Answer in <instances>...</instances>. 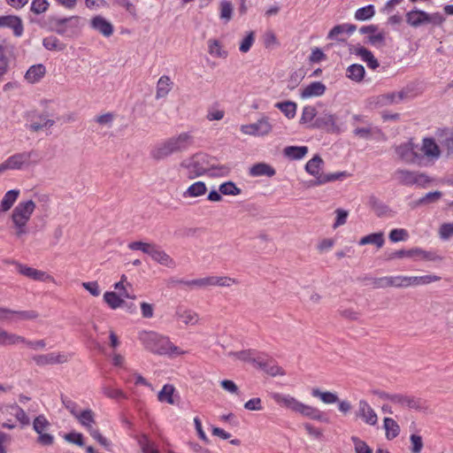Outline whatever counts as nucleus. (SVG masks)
<instances>
[{"label": "nucleus", "mask_w": 453, "mask_h": 453, "mask_svg": "<svg viewBox=\"0 0 453 453\" xmlns=\"http://www.w3.org/2000/svg\"><path fill=\"white\" fill-rule=\"evenodd\" d=\"M138 339L144 348L157 355L180 356L184 354L179 347L175 346L169 337L155 331H142Z\"/></svg>", "instance_id": "1"}, {"label": "nucleus", "mask_w": 453, "mask_h": 453, "mask_svg": "<svg viewBox=\"0 0 453 453\" xmlns=\"http://www.w3.org/2000/svg\"><path fill=\"white\" fill-rule=\"evenodd\" d=\"M271 397L280 407L312 420L326 421L324 413L319 409L305 404L290 395L274 392L271 394Z\"/></svg>", "instance_id": "2"}, {"label": "nucleus", "mask_w": 453, "mask_h": 453, "mask_svg": "<svg viewBox=\"0 0 453 453\" xmlns=\"http://www.w3.org/2000/svg\"><path fill=\"white\" fill-rule=\"evenodd\" d=\"M441 278L437 275L427 274L422 276H407V275H391L384 276L375 280L376 288H411L428 285L433 282L439 281Z\"/></svg>", "instance_id": "3"}, {"label": "nucleus", "mask_w": 453, "mask_h": 453, "mask_svg": "<svg viewBox=\"0 0 453 453\" xmlns=\"http://www.w3.org/2000/svg\"><path fill=\"white\" fill-rule=\"evenodd\" d=\"M194 142L192 134L188 132H183L172 136L158 143L151 151V156L155 159H164L173 153L187 150Z\"/></svg>", "instance_id": "4"}, {"label": "nucleus", "mask_w": 453, "mask_h": 453, "mask_svg": "<svg viewBox=\"0 0 453 453\" xmlns=\"http://www.w3.org/2000/svg\"><path fill=\"white\" fill-rule=\"evenodd\" d=\"M35 203L31 200H22L12 211L11 220L15 229V234L20 237L27 234V224L35 210Z\"/></svg>", "instance_id": "5"}, {"label": "nucleus", "mask_w": 453, "mask_h": 453, "mask_svg": "<svg viewBox=\"0 0 453 453\" xmlns=\"http://www.w3.org/2000/svg\"><path fill=\"white\" fill-rule=\"evenodd\" d=\"M131 250H140L147 254L152 260L168 268L175 267L174 260L158 245L152 242L135 241L128 243Z\"/></svg>", "instance_id": "6"}, {"label": "nucleus", "mask_w": 453, "mask_h": 453, "mask_svg": "<svg viewBox=\"0 0 453 453\" xmlns=\"http://www.w3.org/2000/svg\"><path fill=\"white\" fill-rule=\"evenodd\" d=\"M405 21L413 28L424 26L439 27L443 24L445 18L440 12L430 13L415 7L406 12Z\"/></svg>", "instance_id": "7"}, {"label": "nucleus", "mask_w": 453, "mask_h": 453, "mask_svg": "<svg viewBox=\"0 0 453 453\" xmlns=\"http://www.w3.org/2000/svg\"><path fill=\"white\" fill-rule=\"evenodd\" d=\"M209 159L210 157L208 155L198 153L184 159L180 166L188 179L194 180L204 175L209 171Z\"/></svg>", "instance_id": "8"}, {"label": "nucleus", "mask_w": 453, "mask_h": 453, "mask_svg": "<svg viewBox=\"0 0 453 453\" xmlns=\"http://www.w3.org/2000/svg\"><path fill=\"white\" fill-rule=\"evenodd\" d=\"M324 161L319 156H314L305 165L306 172L315 177L313 185L319 186L327 182L334 181L342 177H347L346 172H337L334 173H323L321 172Z\"/></svg>", "instance_id": "9"}, {"label": "nucleus", "mask_w": 453, "mask_h": 453, "mask_svg": "<svg viewBox=\"0 0 453 453\" xmlns=\"http://www.w3.org/2000/svg\"><path fill=\"white\" fill-rule=\"evenodd\" d=\"M33 151L14 153L0 163V174L7 171H23L32 165Z\"/></svg>", "instance_id": "10"}, {"label": "nucleus", "mask_w": 453, "mask_h": 453, "mask_svg": "<svg viewBox=\"0 0 453 453\" xmlns=\"http://www.w3.org/2000/svg\"><path fill=\"white\" fill-rule=\"evenodd\" d=\"M82 27V19L79 16H71L58 19L55 22L54 31L67 38H76L81 35Z\"/></svg>", "instance_id": "11"}, {"label": "nucleus", "mask_w": 453, "mask_h": 453, "mask_svg": "<svg viewBox=\"0 0 453 453\" xmlns=\"http://www.w3.org/2000/svg\"><path fill=\"white\" fill-rule=\"evenodd\" d=\"M80 424L84 426L94 440L101 444L104 449H110L111 441L103 436L100 432L96 429L93 425L95 424L94 413L91 410L81 411L76 417Z\"/></svg>", "instance_id": "12"}, {"label": "nucleus", "mask_w": 453, "mask_h": 453, "mask_svg": "<svg viewBox=\"0 0 453 453\" xmlns=\"http://www.w3.org/2000/svg\"><path fill=\"white\" fill-rule=\"evenodd\" d=\"M273 126L269 117L263 115L257 121L244 124L240 127V131L245 135L254 137L268 136L273 131Z\"/></svg>", "instance_id": "13"}, {"label": "nucleus", "mask_w": 453, "mask_h": 453, "mask_svg": "<svg viewBox=\"0 0 453 453\" xmlns=\"http://www.w3.org/2000/svg\"><path fill=\"white\" fill-rule=\"evenodd\" d=\"M238 281L228 276H207L204 278L196 279L185 281L184 284L188 287L192 288H207V287H231L234 284H237Z\"/></svg>", "instance_id": "14"}, {"label": "nucleus", "mask_w": 453, "mask_h": 453, "mask_svg": "<svg viewBox=\"0 0 453 453\" xmlns=\"http://www.w3.org/2000/svg\"><path fill=\"white\" fill-rule=\"evenodd\" d=\"M51 425L48 418L41 414L37 416L33 421V429L38 434L37 441L43 446L52 445L54 442V436L48 433Z\"/></svg>", "instance_id": "15"}, {"label": "nucleus", "mask_w": 453, "mask_h": 453, "mask_svg": "<svg viewBox=\"0 0 453 453\" xmlns=\"http://www.w3.org/2000/svg\"><path fill=\"white\" fill-rule=\"evenodd\" d=\"M395 178L400 183L408 186L417 185L424 188L430 182L427 175L408 170L396 171Z\"/></svg>", "instance_id": "16"}, {"label": "nucleus", "mask_w": 453, "mask_h": 453, "mask_svg": "<svg viewBox=\"0 0 453 453\" xmlns=\"http://www.w3.org/2000/svg\"><path fill=\"white\" fill-rule=\"evenodd\" d=\"M418 150L419 149L412 141L405 142L395 148L399 158L410 164H420L422 156L418 153Z\"/></svg>", "instance_id": "17"}, {"label": "nucleus", "mask_w": 453, "mask_h": 453, "mask_svg": "<svg viewBox=\"0 0 453 453\" xmlns=\"http://www.w3.org/2000/svg\"><path fill=\"white\" fill-rule=\"evenodd\" d=\"M355 416L368 426H374L378 424L379 418L376 411L365 399L358 401Z\"/></svg>", "instance_id": "18"}, {"label": "nucleus", "mask_w": 453, "mask_h": 453, "mask_svg": "<svg viewBox=\"0 0 453 453\" xmlns=\"http://www.w3.org/2000/svg\"><path fill=\"white\" fill-rule=\"evenodd\" d=\"M422 159L425 157L430 162L437 161L442 154V150L433 138H424L420 148Z\"/></svg>", "instance_id": "19"}, {"label": "nucleus", "mask_w": 453, "mask_h": 453, "mask_svg": "<svg viewBox=\"0 0 453 453\" xmlns=\"http://www.w3.org/2000/svg\"><path fill=\"white\" fill-rule=\"evenodd\" d=\"M89 27L104 37H110L114 33V27L102 15H95L89 20Z\"/></svg>", "instance_id": "20"}, {"label": "nucleus", "mask_w": 453, "mask_h": 453, "mask_svg": "<svg viewBox=\"0 0 453 453\" xmlns=\"http://www.w3.org/2000/svg\"><path fill=\"white\" fill-rule=\"evenodd\" d=\"M0 27H8L12 29L17 37H20L24 32L22 20L15 15L0 16Z\"/></svg>", "instance_id": "21"}, {"label": "nucleus", "mask_w": 453, "mask_h": 453, "mask_svg": "<svg viewBox=\"0 0 453 453\" xmlns=\"http://www.w3.org/2000/svg\"><path fill=\"white\" fill-rule=\"evenodd\" d=\"M69 355L61 352H51L45 355H39L34 357V361L39 365L50 364H62L67 362Z\"/></svg>", "instance_id": "22"}, {"label": "nucleus", "mask_w": 453, "mask_h": 453, "mask_svg": "<svg viewBox=\"0 0 453 453\" xmlns=\"http://www.w3.org/2000/svg\"><path fill=\"white\" fill-rule=\"evenodd\" d=\"M315 126L324 128L328 132H340L341 127L337 123V118L331 113H324L316 119Z\"/></svg>", "instance_id": "23"}, {"label": "nucleus", "mask_w": 453, "mask_h": 453, "mask_svg": "<svg viewBox=\"0 0 453 453\" xmlns=\"http://www.w3.org/2000/svg\"><path fill=\"white\" fill-rule=\"evenodd\" d=\"M18 270L21 274H23L32 280H40V281L54 282L53 277L45 272H42V271L24 265H19Z\"/></svg>", "instance_id": "24"}, {"label": "nucleus", "mask_w": 453, "mask_h": 453, "mask_svg": "<svg viewBox=\"0 0 453 453\" xmlns=\"http://www.w3.org/2000/svg\"><path fill=\"white\" fill-rule=\"evenodd\" d=\"M351 53L358 57L366 63L367 66L375 70L379 66V62L369 50L363 46H357L351 50Z\"/></svg>", "instance_id": "25"}, {"label": "nucleus", "mask_w": 453, "mask_h": 453, "mask_svg": "<svg viewBox=\"0 0 453 453\" xmlns=\"http://www.w3.org/2000/svg\"><path fill=\"white\" fill-rule=\"evenodd\" d=\"M326 86L320 81H313L304 87L300 93L302 99H308L311 97H317L324 95Z\"/></svg>", "instance_id": "26"}, {"label": "nucleus", "mask_w": 453, "mask_h": 453, "mask_svg": "<svg viewBox=\"0 0 453 453\" xmlns=\"http://www.w3.org/2000/svg\"><path fill=\"white\" fill-rule=\"evenodd\" d=\"M356 26L353 24L344 23L334 26L328 33L327 39L334 41H342V35L344 34L352 35L356 31Z\"/></svg>", "instance_id": "27"}, {"label": "nucleus", "mask_w": 453, "mask_h": 453, "mask_svg": "<svg viewBox=\"0 0 453 453\" xmlns=\"http://www.w3.org/2000/svg\"><path fill=\"white\" fill-rule=\"evenodd\" d=\"M259 368L264 370L266 373L271 376L284 375L283 369L276 365L273 361L268 360L265 356L258 357L257 365Z\"/></svg>", "instance_id": "28"}, {"label": "nucleus", "mask_w": 453, "mask_h": 453, "mask_svg": "<svg viewBox=\"0 0 453 453\" xmlns=\"http://www.w3.org/2000/svg\"><path fill=\"white\" fill-rule=\"evenodd\" d=\"M34 116L35 112L28 113L29 123L27 127L29 130L36 132L42 128L51 127L55 124L54 120L50 119L45 116L39 115L37 120L33 119Z\"/></svg>", "instance_id": "29"}, {"label": "nucleus", "mask_w": 453, "mask_h": 453, "mask_svg": "<svg viewBox=\"0 0 453 453\" xmlns=\"http://www.w3.org/2000/svg\"><path fill=\"white\" fill-rule=\"evenodd\" d=\"M179 395L176 393L175 388L171 384H165L157 394V400L160 403H165L171 405L176 403Z\"/></svg>", "instance_id": "30"}, {"label": "nucleus", "mask_w": 453, "mask_h": 453, "mask_svg": "<svg viewBox=\"0 0 453 453\" xmlns=\"http://www.w3.org/2000/svg\"><path fill=\"white\" fill-rule=\"evenodd\" d=\"M46 68L42 64L30 66L25 73V80L31 84L39 82L45 75Z\"/></svg>", "instance_id": "31"}, {"label": "nucleus", "mask_w": 453, "mask_h": 453, "mask_svg": "<svg viewBox=\"0 0 453 453\" xmlns=\"http://www.w3.org/2000/svg\"><path fill=\"white\" fill-rule=\"evenodd\" d=\"M176 318L187 326L196 325L199 321V315L196 311L183 307L176 310Z\"/></svg>", "instance_id": "32"}, {"label": "nucleus", "mask_w": 453, "mask_h": 453, "mask_svg": "<svg viewBox=\"0 0 453 453\" xmlns=\"http://www.w3.org/2000/svg\"><path fill=\"white\" fill-rule=\"evenodd\" d=\"M206 192L207 186L205 182L197 180L188 187V188L183 192L182 196L184 198H196L204 196Z\"/></svg>", "instance_id": "33"}, {"label": "nucleus", "mask_w": 453, "mask_h": 453, "mask_svg": "<svg viewBox=\"0 0 453 453\" xmlns=\"http://www.w3.org/2000/svg\"><path fill=\"white\" fill-rule=\"evenodd\" d=\"M209 54L217 58H226L228 51L225 49L223 44L216 39H210L207 42Z\"/></svg>", "instance_id": "34"}, {"label": "nucleus", "mask_w": 453, "mask_h": 453, "mask_svg": "<svg viewBox=\"0 0 453 453\" xmlns=\"http://www.w3.org/2000/svg\"><path fill=\"white\" fill-rule=\"evenodd\" d=\"M308 153L306 146H287L283 150V155L291 160H300Z\"/></svg>", "instance_id": "35"}, {"label": "nucleus", "mask_w": 453, "mask_h": 453, "mask_svg": "<svg viewBox=\"0 0 453 453\" xmlns=\"http://www.w3.org/2000/svg\"><path fill=\"white\" fill-rule=\"evenodd\" d=\"M275 170L273 166L266 163H258L254 165L250 169V174L253 177L267 176L272 177L275 174Z\"/></svg>", "instance_id": "36"}, {"label": "nucleus", "mask_w": 453, "mask_h": 453, "mask_svg": "<svg viewBox=\"0 0 453 453\" xmlns=\"http://www.w3.org/2000/svg\"><path fill=\"white\" fill-rule=\"evenodd\" d=\"M228 355L229 357H232L235 360L251 363L256 365H257L258 357H261V355L250 349L238 352H230Z\"/></svg>", "instance_id": "37"}, {"label": "nucleus", "mask_w": 453, "mask_h": 453, "mask_svg": "<svg viewBox=\"0 0 453 453\" xmlns=\"http://www.w3.org/2000/svg\"><path fill=\"white\" fill-rule=\"evenodd\" d=\"M173 88V82L169 76L163 75L157 83L156 98L165 97Z\"/></svg>", "instance_id": "38"}, {"label": "nucleus", "mask_w": 453, "mask_h": 453, "mask_svg": "<svg viewBox=\"0 0 453 453\" xmlns=\"http://www.w3.org/2000/svg\"><path fill=\"white\" fill-rule=\"evenodd\" d=\"M19 189H11L7 191L1 200L0 211L4 212L8 211L19 198Z\"/></svg>", "instance_id": "39"}, {"label": "nucleus", "mask_w": 453, "mask_h": 453, "mask_svg": "<svg viewBox=\"0 0 453 453\" xmlns=\"http://www.w3.org/2000/svg\"><path fill=\"white\" fill-rule=\"evenodd\" d=\"M440 143H441L442 153H444L447 157L452 156L453 155V131L443 132L440 135Z\"/></svg>", "instance_id": "40"}, {"label": "nucleus", "mask_w": 453, "mask_h": 453, "mask_svg": "<svg viewBox=\"0 0 453 453\" xmlns=\"http://www.w3.org/2000/svg\"><path fill=\"white\" fill-rule=\"evenodd\" d=\"M384 242H385L384 234L380 232V233L370 234L368 235L362 237L359 240L358 244L360 246H364V245H367V244H373L378 249H380L384 245Z\"/></svg>", "instance_id": "41"}, {"label": "nucleus", "mask_w": 453, "mask_h": 453, "mask_svg": "<svg viewBox=\"0 0 453 453\" xmlns=\"http://www.w3.org/2000/svg\"><path fill=\"white\" fill-rule=\"evenodd\" d=\"M311 395L320 399L326 404H333L339 402L338 395L330 391H320L319 388H313L311 390Z\"/></svg>", "instance_id": "42"}, {"label": "nucleus", "mask_w": 453, "mask_h": 453, "mask_svg": "<svg viewBox=\"0 0 453 453\" xmlns=\"http://www.w3.org/2000/svg\"><path fill=\"white\" fill-rule=\"evenodd\" d=\"M26 339L20 335L9 333L0 328V344L13 345L25 342Z\"/></svg>", "instance_id": "43"}, {"label": "nucleus", "mask_w": 453, "mask_h": 453, "mask_svg": "<svg viewBox=\"0 0 453 453\" xmlns=\"http://www.w3.org/2000/svg\"><path fill=\"white\" fill-rule=\"evenodd\" d=\"M383 423L386 431V438L388 440H393L399 435L400 426L393 418H385Z\"/></svg>", "instance_id": "44"}, {"label": "nucleus", "mask_w": 453, "mask_h": 453, "mask_svg": "<svg viewBox=\"0 0 453 453\" xmlns=\"http://www.w3.org/2000/svg\"><path fill=\"white\" fill-rule=\"evenodd\" d=\"M104 301L107 303V305L112 309L116 310L123 306L125 301L119 295L113 291H107L104 294Z\"/></svg>", "instance_id": "45"}, {"label": "nucleus", "mask_w": 453, "mask_h": 453, "mask_svg": "<svg viewBox=\"0 0 453 453\" xmlns=\"http://www.w3.org/2000/svg\"><path fill=\"white\" fill-rule=\"evenodd\" d=\"M14 46L6 40L0 41V61L10 64Z\"/></svg>", "instance_id": "46"}, {"label": "nucleus", "mask_w": 453, "mask_h": 453, "mask_svg": "<svg viewBox=\"0 0 453 453\" xmlns=\"http://www.w3.org/2000/svg\"><path fill=\"white\" fill-rule=\"evenodd\" d=\"M288 119H293L296 114V104L291 101L280 102L275 104Z\"/></svg>", "instance_id": "47"}, {"label": "nucleus", "mask_w": 453, "mask_h": 453, "mask_svg": "<svg viewBox=\"0 0 453 453\" xmlns=\"http://www.w3.org/2000/svg\"><path fill=\"white\" fill-rule=\"evenodd\" d=\"M375 14V7L372 4L358 8L354 14L357 20L365 21L372 19Z\"/></svg>", "instance_id": "48"}, {"label": "nucleus", "mask_w": 453, "mask_h": 453, "mask_svg": "<svg viewBox=\"0 0 453 453\" xmlns=\"http://www.w3.org/2000/svg\"><path fill=\"white\" fill-rule=\"evenodd\" d=\"M43 47L48 50L62 51L65 49V44L62 43L56 36L50 35L42 40Z\"/></svg>", "instance_id": "49"}, {"label": "nucleus", "mask_w": 453, "mask_h": 453, "mask_svg": "<svg viewBox=\"0 0 453 453\" xmlns=\"http://www.w3.org/2000/svg\"><path fill=\"white\" fill-rule=\"evenodd\" d=\"M365 68L358 64H353L347 69V77L355 81H361L365 76Z\"/></svg>", "instance_id": "50"}, {"label": "nucleus", "mask_w": 453, "mask_h": 453, "mask_svg": "<svg viewBox=\"0 0 453 453\" xmlns=\"http://www.w3.org/2000/svg\"><path fill=\"white\" fill-rule=\"evenodd\" d=\"M219 192L223 196H239L242 193V189L236 186V184L231 180L221 183L219 186Z\"/></svg>", "instance_id": "51"}, {"label": "nucleus", "mask_w": 453, "mask_h": 453, "mask_svg": "<svg viewBox=\"0 0 453 453\" xmlns=\"http://www.w3.org/2000/svg\"><path fill=\"white\" fill-rule=\"evenodd\" d=\"M256 34L254 31L248 32L242 39L239 46V50L242 53H247L251 49L255 42Z\"/></svg>", "instance_id": "52"}, {"label": "nucleus", "mask_w": 453, "mask_h": 453, "mask_svg": "<svg viewBox=\"0 0 453 453\" xmlns=\"http://www.w3.org/2000/svg\"><path fill=\"white\" fill-rule=\"evenodd\" d=\"M142 453H159L157 446L146 435H142L138 441Z\"/></svg>", "instance_id": "53"}, {"label": "nucleus", "mask_w": 453, "mask_h": 453, "mask_svg": "<svg viewBox=\"0 0 453 453\" xmlns=\"http://www.w3.org/2000/svg\"><path fill=\"white\" fill-rule=\"evenodd\" d=\"M102 392L104 395L111 399L117 400L125 397V394L120 388H114L106 384L102 386Z\"/></svg>", "instance_id": "54"}, {"label": "nucleus", "mask_w": 453, "mask_h": 453, "mask_svg": "<svg viewBox=\"0 0 453 453\" xmlns=\"http://www.w3.org/2000/svg\"><path fill=\"white\" fill-rule=\"evenodd\" d=\"M386 34L380 31L378 27L368 36V42L375 47H382L385 44Z\"/></svg>", "instance_id": "55"}, {"label": "nucleus", "mask_w": 453, "mask_h": 453, "mask_svg": "<svg viewBox=\"0 0 453 453\" xmlns=\"http://www.w3.org/2000/svg\"><path fill=\"white\" fill-rule=\"evenodd\" d=\"M403 407L413 410H423L425 408L424 402L414 396L404 395Z\"/></svg>", "instance_id": "56"}, {"label": "nucleus", "mask_w": 453, "mask_h": 453, "mask_svg": "<svg viewBox=\"0 0 453 453\" xmlns=\"http://www.w3.org/2000/svg\"><path fill=\"white\" fill-rule=\"evenodd\" d=\"M11 414L13 415L23 426L28 425L30 422L29 418L27 417L25 411L18 405H13L11 407Z\"/></svg>", "instance_id": "57"}, {"label": "nucleus", "mask_w": 453, "mask_h": 453, "mask_svg": "<svg viewBox=\"0 0 453 453\" xmlns=\"http://www.w3.org/2000/svg\"><path fill=\"white\" fill-rule=\"evenodd\" d=\"M388 237L392 242H403L409 238V233L403 228H395L390 231Z\"/></svg>", "instance_id": "58"}, {"label": "nucleus", "mask_w": 453, "mask_h": 453, "mask_svg": "<svg viewBox=\"0 0 453 453\" xmlns=\"http://www.w3.org/2000/svg\"><path fill=\"white\" fill-rule=\"evenodd\" d=\"M50 6L48 0H32L30 10L35 14H42L45 12Z\"/></svg>", "instance_id": "59"}, {"label": "nucleus", "mask_w": 453, "mask_h": 453, "mask_svg": "<svg viewBox=\"0 0 453 453\" xmlns=\"http://www.w3.org/2000/svg\"><path fill=\"white\" fill-rule=\"evenodd\" d=\"M353 132L356 136L367 140L370 139L374 134H376L378 129L376 127L367 126L364 127H357Z\"/></svg>", "instance_id": "60"}, {"label": "nucleus", "mask_w": 453, "mask_h": 453, "mask_svg": "<svg viewBox=\"0 0 453 453\" xmlns=\"http://www.w3.org/2000/svg\"><path fill=\"white\" fill-rule=\"evenodd\" d=\"M0 320L7 323H16L17 311L0 307Z\"/></svg>", "instance_id": "61"}, {"label": "nucleus", "mask_w": 453, "mask_h": 453, "mask_svg": "<svg viewBox=\"0 0 453 453\" xmlns=\"http://www.w3.org/2000/svg\"><path fill=\"white\" fill-rule=\"evenodd\" d=\"M410 441H411V453H420L424 443L423 439L420 435L412 434L410 436Z\"/></svg>", "instance_id": "62"}, {"label": "nucleus", "mask_w": 453, "mask_h": 453, "mask_svg": "<svg viewBox=\"0 0 453 453\" xmlns=\"http://www.w3.org/2000/svg\"><path fill=\"white\" fill-rule=\"evenodd\" d=\"M351 441L354 443L356 453H372V449L357 436H352Z\"/></svg>", "instance_id": "63"}, {"label": "nucleus", "mask_w": 453, "mask_h": 453, "mask_svg": "<svg viewBox=\"0 0 453 453\" xmlns=\"http://www.w3.org/2000/svg\"><path fill=\"white\" fill-rule=\"evenodd\" d=\"M264 45L267 49H273L279 45V41L273 31H267L263 36Z\"/></svg>", "instance_id": "64"}]
</instances>
